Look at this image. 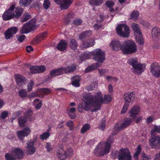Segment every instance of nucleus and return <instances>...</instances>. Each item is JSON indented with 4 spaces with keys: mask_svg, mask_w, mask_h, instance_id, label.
Returning <instances> with one entry per match:
<instances>
[{
    "mask_svg": "<svg viewBox=\"0 0 160 160\" xmlns=\"http://www.w3.org/2000/svg\"><path fill=\"white\" fill-rule=\"evenodd\" d=\"M128 62L134 69L137 70H143L145 68V65L144 64L138 63L137 58H129L128 61Z\"/></svg>",
    "mask_w": 160,
    "mask_h": 160,
    "instance_id": "nucleus-8",
    "label": "nucleus"
},
{
    "mask_svg": "<svg viewBox=\"0 0 160 160\" xmlns=\"http://www.w3.org/2000/svg\"><path fill=\"white\" fill-rule=\"evenodd\" d=\"M149 142L152 148H160V136L153 135L150 140Z\"/></svg>",
    "mask_w": 160,
    "mask_h": 160,
    "instance_id": "nucleus-12",
    "label": "nucleus"
},
{
    "mask_svg": "<svg viewBox=\"0 0 160 160\" xmlns=\"http://www.w3.org/2000/svg\"><path fill=\"white\" fill-rule=\"evenodd\" d=\"M47 36V32H45L40 34L37 36L38 42H40L43 40Z\"/></svg>",
    "mask_w": 160,
    "mask_h": 160,
    "instance_id": "nucleus-39",
    "label": "nucleus"
},
{
    "mask_svg": "<svg viewBox=\"0 0 160 160\" xmlns=\"http://www.w3.org/2000/svg\"><path fill=\"white\" fill-rule=\"evenodd\" d=\"M92 34V32L91 30L86 31L83 32L80 35L79 39L82 40L83 39L89 37Z\"/></svg>",
    "mask_w": 160,
    "mask_h": 160,
    "instance_id": "nucleus-30",
    "label": "nucleus"
},
{
    "mask_svg": "<svg viewBox=\"0 0 160 160\" xmlns=\"http://www.w3.org/2000/svg\"><path fill=\"white\" fill-rule=\"evenodd\" d=\"M140 108L138 106H134L130 111V116L134 117L138 114L140 111Z\"/></svg>",
    "mask_w": 160,
    "mask_h": 160,
    "instance_id": "nucleus-27",
    "label": "nucleus"
},
{
    "mask_svg": "<svg viewBox=\"0 0 160 160\" xmlns=\"http://www.w3.org/2000/svg\"><path fill=\"white\" fill-rule=\"evenodd\" d=\"M97 86V85L96 83H93L87 88V89L88 91L92 90L95 88Z\"/></svg>",
    "mask_w": 160,
    "mask_h": 160,
    "instance_id": "nucleus-55",
    "label": "nucleus"
},
{
    "mask_svg": "<svg viewBox=\"0 0 160 160\" xmlns=\"http://www.w3.org/2000/svg\"><path fill=\"white\" fill-rule=\"evenodd\" d=\"M152 75L156 78L160 77V71H151Z\"/></svg>",
    "mask_w": 160,
    "mask_h": 160,
    "instance_id": "nucleus-54",
    "label": "nucleus"
},
{
    "mask_svg": "<svg viewBox=\"0 0 160 160\" xmlns=\"http://www.w3.org/2000/svg\"><path fill=\"white\" fill-rule=\"evenodd\" d=\"M11 151L16 158L20 159L23 157V152L22 149L17 148H13Z\"/></svg>",
    "mask_w": 160,
    "mask_h": 160,
    "instance_id": "nucleus-19",
    "label": "nucleus"
},
{
    "mask_svg": "<svg viewBox=\"0 0 160 160\" xmlns=\"http://www.w3.org/2000/svg\"><path fill=\"white\" fill-rule=\"evenodd\" d=\"M105 121L103 120L102 122L100 124L99 126V129L102 130H104L105 127Z\"/></svg>",
    "mask_w": 160,
    "mask_h": 160,
    "instance_id": "nucleus-61",
    "label": "nucleus"
},
{
    "mask_svg": "<svg viewBox=\"0 0 160 160\" xmlns=\"http://www.w3.org/2000/svg\"><path fill=\"white\" fill-rule=\"evenodd\" d=\"M112 100V97L109 95H105L104 98H102V103H107L110 102Z\"/></svg>",
    "mask_w": 160,
    "mask_h": 160,
    "instance_id": "nucleus-36",
    "label": "nucleus"
},
{
    "mask_svg": "<svg viewBox=\"0 0 160 160\" xmlns=\"http://www.w3.org/2000/svg\"><path fill=\"white\" fill-rule=\"evenodd\" d=\"M69 45L71 48L73 50H75L77 48L78 44L76 40L75 39H71Z\"/></svg>",
    "mask_w": 160,
    "mask_h": 160,
    "instance_id": "nucleus-34",
    "label": "nucleus"
},
{
    "mask_svg": "<svg viewBox=\"0 0 160 160\" xmlns=\"http://www.w3.org/2000/svg\"><path fill=\"white\" fill-rule=\"evenodd\" d=\"M24 66L26 67V69H28L27 68L29 67L30 70H45V68L44 66H32L29 64H24Z\"/></svg>",
    "mask_w": 160,
    "mask_h": 160,
    "instance_id": "nucleus-24",
    "label": "nucleus"
},
{
    "mask_svg": "<svg viewBox=\"0 0 160 160\" xmlns=\"http://www.w3.org/2000/svg\"><path fill=\"white\" fill-rule=\"evenodd\" d=\"M14 11V16L16 19L18 18L22 14L23 10L21 7H18L15 8Z\"/></svg>",
    "mask_w": 160,
    "mask_h": 160,
    "instance_id": "nucleus-26",
    "label": "nucleus"
},
{
    "mask_svg": "<svg viewBox=\"0 0 160 160\" xmlns=\"http://www.w3.org/2000/svg\"><path fill=\"white\" fill-rule=\"evenodd\" d=\"M14 78L17 84L20 87L25 84L27 82V79L25 77L20 74H15L14 75Z\"/></svg>",
    "mask_w": 160,
    "mask_h": 160,
    "instance_id": "nucleus-15",
    "label": "nucleus"
},
{
    "mask_svg": "<svg viewBox=\"0 0 160 160\" xmlns=\"http://www.w3.org/2000/svg\"><path fill=\"white\" fill-rule=\"evenodd\" d=\"M63 147L62 145H59L60 148H58L56 151L57 157L62 160L65 159L67 156H71L73 154V150L71 148H67V152H65L63 149Z\"/></svg>",
    "mask_w": 160,
    "mask_h": 160,
    "instance_id": "nucleus-6",
    "label": "nucleus"
},
{
    "mask_svg": "<svg viewBox=\"0 0 160 160\" xmlns=\"http://www.w3.org/2000/svg\"><path fill=\"white\" fill-rule=\"evenodd\" d=\"M32 114V112L30 110H29L27 111L25 114V117H20L18 118V122L19 126L21 127H23L25 123L27 122L26 117H28L31 116Z\"/></svg>",
    "mask_w": 160,
    "mask_h": 160,
    "instance_id": "nucleus-14",
    "label": "nucleus"
},
{
    "mask_svg": "<svg viewBox=\"0 0 160 160\" xmlns=\"http://www.w3.org/2000/svg\"><path fill=\"white\" fill-rule=\"evenodd\" d=\"M50 5V2L48 0H44L43 4V6L45 9H48Z\"/></svg>",
    "mask_w": 160,
    "mask_h": 160,
    "instance_id": "nucleus-52",
    "label": "nucleus"
},
{
    "mask_svg": "<svg viewBox=\"0 0 160 160\" xmlns=\"http://www.w3.org/2000/svg\"><path fill=\"white\" fill-rule=\"evenodd\" d=\"M19 94L22 98H24L27 96V92L24 90H21L19 92Z\"/></svg>",
    "mask_w": 160,
    "mask_h": 160,
    "instance_id": "nucleus-53",
    "label": "nucleus"
},
{
    "mask_svg": "<svg viewBox=\"0 0 160 160\" xmlns=\"http://www.w3.org/2000/svg\"><path fill=\"white\" fill-rule=\"evenodd\" d=\"M67 42L65 40H61L58 43L57 48L62 51L65 50L67 47Z\"/></svg>",
    "mask_w": 160,
    "mask_h": 160,
    "instance_id": "nucleus-25",
    "label": "nucleus"
},
{
    "mask_svg": "<svg viewBox=\"0 0 160 160\" xmlns=\"http://www.w3.org/2000/svg\"><path fill=\"white\" fill-rule=\"evenodd\" d=\"M117 34L121 37L124 38L128 37L129 35V27L125 24H118L116 28Z\"/></svg>",
    "mask_w": 160,
    "mask_h": 160,
    "instance_id": "nucleus-5",
    "label": "nucleus"
},
{
    "mask_svg": "<svg viewBox=\"0 0 160 160\" xmlns=\"http://www.w3.org/2000/svg\"><path fill=\"white\" fill-rule=\"evenodd\" d=\"M68 113L71 119H74L76 117V109L74 108H70L69 110L68 111Z\"/></svg>",
    "mask_w": 160,
    "mask_h": 160,
    "instance_id": "nucleus-32",
    "label": "nucleus"
},
{
    "mask_svg": "<svg viewBox=\"0 0 160 160\" xmlns=\"http://www.w3.org/2000/svg\"><path fill=\"white\" fill-rule=\"evenodd\" d=\"M77 66L75 64L70 65L68 66L67 69H64L63 68H59L58 69H55L54 70H75L77 69Z\"/></svg>",
    "mask_w": 160,
    "mask_h": 160,
    "instance_id": "nucleus-44",
    "label": "nucleus"
},
{
    "mask_svg": "<svg viewBox=\"0 0 160 160\" xmlns=\"http://www.w3.org/2000/svg\"><path fill=\"white\" fill-rule=\"evenodd\" d=\"M90 128V125L88 124H85L82 127L81 129V132L84 133L87 131L89 130Z\"/></svg>",
    "mask_w": 160,
    "mask_h": 160,
    "instance_id": "nucleus-41",
    "label": "nucleus"
},
{
    "mask_svg": "<svg viewBox=\"0 0 160 160\" xmlns=\"http://www.w3.org/2000/svg\"><path fill=\"white\" fill-rule=\"evenodd\" d=\"M36 149L34 146V141H30L27 143L26 151L28 154H33L35 152Z\"/></svg>",
    "mask_w": 160,
    "mask_h": 160,
    "instance_id": "nucleus-20",
    "label": "nucleus"
},
{
    "mask_svg": "<svg viewBox=\"0 0 160 160\" xmlns=\"http://www.w3.org/2000/svg\"><path fill=\"white\" fill-rule=\"evenodd\" d=\"M74 15L73 13H70L68 14L65 17V20L67 21V23L69 22L71 19L73 18L74 17Z\"/></svg>",
    "mask_w": 160,
    "mask_h": 160,
    "instance_id": "nucleus-48",
    "label": "nucleus"
},
{
    "mask_svg": "<svg viewBox=\"0 0 160 160\" xmlns=\"http://www.w3.org/2000/svg\"><path fill=\"white\" fill-rule=\"evenodd\" d=\"M5 158L7 160H15L16 158L11 151V153H7L5 154Z\"/></svg>",
    "mask_w": 160,
    "mask_h": 160,
    "instance_id": "nucleus-38",
    "label": "nucleus"
},
{
    "mask_svg": "<svg viewBox=\"0 0 160 160\" xmlns=\"http://www.w3.org/2000/svg\"><path fill=\"white\" fill-rule=\"evenodd\" d=\"M66 125L70 128V130H72V129L73 127V123L72 121H69L67 122Z\"/></svg>",
    "mask_w": 160,
    "mask_h": 160,
    "instance_id": "nucleus-59",
    "label": "nucleus"
},
{
    "mask_svg": "<svg viewBox=\"0 0 160 160\" xmlns=\"http://www.w3.org/2000/svg\"><path fill=\"white\" fill-rule=\"evenodd\" d=\"M102 25L98 24H95L93 26V28L95 30H98L102 28Z\"/></svg>",
    "mask_w": 160,
    "mask_h": 160,
    "instance_id": "nucleus-64",
    "label": "nucleus"
},
{
    "mask_svg": "<svg viewBox=\"0 0 160 160\" xmlns=\"http://www.w3.org/2000/svg\"><path fill=\"white\" fill-rule=\"evenodd\" d=\"M131 27L135 33V36L136 42L141 45H143L144 40L140 29L138 24L136 23H132Z\"/></svg>",
    "mask_w": 160,
    "mask_h": 160,
    "instance_id": "nucleus-4",
    "label": "nucleus"
},
{
    "mask_svg": "<svg viewBox=\"0 0 160 160\" xmlns=\"http://www.w3.org/2000/svg\"><path fill=\"white\" fill-rule=\"evenodd\" d=\"M132 119L131 118H126L125 119L124 122L121 124L119 125L118 124H116L114 128V129L119 130L121 129L126 128L129 125Z\"/></svg>",
    "mask_w": 160,
    "mask_h": 160,
    "instance_id": "nucleus-17",
    "label": "nucleus"
},
{
    "mask_svg": "<svg viewBox=\"0 0 160 160\" xmlns=\"http://www.w3.org/2000/svg\"><path fill=\"white\" fill-rule=\"evenodd\" d=\"M82 23V20L79 18H76L73 21V23L75 25H79Z\"/></svg>",
    "mask_w": 160,
    "mask_h": 160,
    "instance_id": "nucleus-57",
    "label": "nucleus"
},
{
    "mask_svg": "<svg viewBox=\"0 0 160 160\" xmlns=\"http://www.w3.org/2000/svg\"><path fill=\"white\" fill-rule=\"evenodd\" d=\"M72 71H51L50 74L52 77L62 75L64 73L71 72Z\"/></svg>",
    "mask_w": 160,
    "mask_h": 160,
    "instance_id": "nucleus-28",
    "label": "nucleus"
},
{
    "mask_svg": "<svg viewBox=\"0 0 160 160\" xmlns=\"http://www.w3.org/2000/svg\"><path fill=\"white\" fill-rule=\"evenodd\" d=\"M141 155L143 160H149L151 158L150 156L146 155L144 152H142Z\"/></svg>",
    "mask_w": 160,
    "mask_h": 160,
    "instance_id": "nucleus-56",
    "label": "nucleus"
},
{
    "mask_svg": "<svg viewBox=\"0 0 160 160\" xmlns=\"http://www.w3.org/2000/svg\"><path fill=\"white\" fill-rule=\"evenodd\" d=\"M139 15V12L137 11H134L130 14V18L133 20L137 19Z\"/></svg>",
    "mask_w": 160,
    "mask_h": 160,
    "instance_id": "nucleus-42",
    "label": "nucleus"
},
{
    "mask_svg": "<svg viewBox=\"0 0 160 160\" xmlns=\"http://www.w3.org/2000/svg\"><path fill=\"white\" fill-rule=\"evenodd\" d=\"M110 145L107 142H101L98 143L94 150V153L97 156L101 157L108 153Z\"/></svg>",
    "mask_w": 160,
    "mask_h": 160,
    "instance_id": "nucleus-3",
    "label": "nucleus"
},
{
    "mask_svg": "<svg viewBox=\"0 0 160 160\" xmlns=\"http://www.w3.org/2000/svg\"><path fill=\"white\" fill-rule=\"evenodd\" d=\"M33 105L36 109H39L42 106V102L38 98L35 99L33 101Z\"/></svg>",
    "mask_w": 160,
    "mask_h": 160,
    "instance_id": "nucleus-31",
    "label": "nucleus"
},
{
    "mask_svg": "<svg viewBox=\"0 0 160 160\" xmlns=\"http://www.w3.org/2000/svg\"><path fill=\"white\" fill-rule=\"evenodd\" d=\"M132 157L128 149L126 148L119 151L118 160H131Z\"/></svg>",
    "mask_w": 160,
    "mask_h": 160,
    "instance_id": "nucleus-11",
    "label": "nucleus"
},
{
    "mask_svg": "<svg viewBox=\"0 0 160 160\" xmlns=\"http://www.w3.org/2000/svg\"><path fill=\"white\" fill-rule=\"evenodd\" d=\"M90 57V52H86L82 55L81 59L83 60H84L86 59L89 58Z\"/></svg>",
    "mask_w": 160,
    "mask_h": 160,
    "instance_id": "nucleus-46",
    "label": "nucleus"
},
{
    "mask_svg": "<svg viewBox=\"0 0 160 160\" xmlns=\"http://www.w3.org/2000/svg\"><path fill=\"white\" fill-rule=\"evenodd\" d=\"M103 96L101 91L96 92L93 96L89 93L85 95L82 99L84 102L82 107L86 111L89 110L92 107H96L92 110V112H96L100 109L101 104L102 103Z\"/></svg>",
    "mask_w": 160,
    "mask_h": 160,
    "instance_id": "nucleus-1",
    "label": "nucleus"
},
{
    "mask_svg": "<svg viewBox=\"0 0 160 160\" xmlns=\"http://www.w3.org/2000/svg\"><path fill=\"white\" fill-rule=\"evenodd\" d=\"M93 59L96 61L102 63L105 59V52L100 49H96L92 52Z\"/></svg>",
    "mask_w": 160,
    "mask_h": 160,
    "instance_id": "nucleus-7",
    "label": "nucleus"
},
{
    "mask_svg": "<svg viewBox=\"0 0 160 160\" xmlns=\"http://www.w3.org/2000/svg\"><path fill=\"white\" fill-rule=\"evenodd\" d=\"M8 115V112L7 111H3L1 113L0 117L2 119H5Z\"/></svg>",
    "mask_w": 160,
    "mask_h": 160,
    "instance_id": "nucleus-60",
    "label": "nucleus"
},
{
    "mask_svg": "<svg viewBox=\"0 0 160 160\" xmlns=\"http://www.w3.org/2000/svg\"><path fill=\"white\" fill-rule=\"evenodd\" d=\"M31 16L27 12L25 13L23 15L21 19V21L22 22H23L27 21L30 18Z\"/></svg>",
    "mask_w": 160,
    "mask_h": 160,
    "instance_id": "nucleus-40",
    "label": "nucleus"
},
{
    "mask_svg": "<svg viewBox=\"0 0 160 160\" xmlns=\"http://www.w3.org/2000/svg\"><path fill=\"white\" fill-rule=\"evenodd\" d=\"M81 80V78L79 76H76L72 78V84L76 87L80 86L79 82Z\"/></svg>",
    "mask_w": 160,
    "mask_h": 160,
    "instance_id": "nucleus-29",
    "label": "nucleus"
},
{
    "mask_svg": "<svg viewBox=\"0 0 160 160\" xmlns=\"http://www.w3.org/2000/svg\"><path fill=\"white\" fill-rule=\"evenodd\" d=\"M95 43L94 40L91 39L89 41H84L83 42V45H81V47L82 49H85L88 48L92 47Z\"/></svg>",
    "mask_w": 160,
    "mask_h": 160,
    "instance_id": "nucleus-23",
    "label": "nucleus"
},
{
    "mask_svg": "<svg viewBox=\"0 0 160 160\" xmlns=\"http://www.w3.org/2000/svg\"><path fill=\"white\" fill-rule=\"evenodd\" d=\"M15 7V5L12 4L8 9L6 10L2 16L4 20L8 21L14 18V10Z\"/></svg>",
    "mask_w": 160,
    "mask_h": 160,
    "instance_id": "nucleus-10",
    "label": "nucleus"
},
{
    "mask_svg": "<svg viewBox=\"0 0 160 160\" xmlns=\"http://www.w3.org/2000/svg\"><path fill=\"white\" fill-rule=\"evenodd\" d=\"M34 85V82L32 81L28 83V92L31 91L32 90V87Z\"/></svg>",
    "mask_w": 160,
    "mask_h": 160,
    "instance_id": "nucleus-58",
    "label": "nucleus"
},
{
    "mask_svg": "<svg viewBox=\"0 0 160 160\" xmlns=\"http://www.w3.org/2000/svg\"><path fill=\"white\" fill-rule=\"evenodd\" d=\"M155 132L160 133V126L155 125L153 127V129L151 131L152 134H154Z\"/></svg>",
    "mask_w": 160,
    "mask_h": 160,
    "instance_id": "nucleus-47",
    "label": "nucleus"
},
{
    "mask_svg": "<svg viewBox=\"0 0 160 160\" xmlns=\"http://www.w3.org/2000/svg\"><path fill=\"white\" fill-rule=\"evenodd\" d=\"M134 98L135 92H134L126 93L125 94L124 97L125 102H127L128 103L132 102L134 100Z\"/></svg>",
    "mask_w": 160,
    "mask_h": 160,
    "instance_id": "nucleus-22",
    "label": "nucleus"
},
{
    "mask_svg": "<svg viewBox=\"0 0 160 160\" xmlns=\"http://www.w3.org/2000/svg\"><path fill=\"white\" fill-rule=\"evenodd\" d=\"M106 4L107 6L109 8L112 7L113 6L114 3L112 1H108L106 2Z\"/></svg>",
    "mask_w": 160,
    "mask_h": 160,
    "instance_id": "nucleus-63",
    "label": "nucleus"
},
{
    "mask_svg": "<svg viewBox=\"0 0 160 160\" xmlns=\"http://www.w3.org/2000/svg\"><path fill=\"white\" fill-rule=\"evenodd\" d=\"M58 5H60V8L62 10L67 9L72 3L73 0H54Z\"/></svg>",
    "mask_w": 160,
    "mask_h": 160,
    "instance_id": "nucleus-13",
    "label": "nucleus"
},
{
    "mask_svg": "<svg viewBox=\"0 0 160 160\" xmlns=\"http://www.w3.org/2000/svg\"><path fill=\"white\" fill-rule=\"evenodd\" d=\"M141 148L140 146H138L137 149L134 155V158L135 160H138V156L141 152Z\"/></svg>",
    "mask_w": 160,
    "mask_h": 160,
    "instance_id": "nucleus-43",
    "label": "nucleus"
},
{
    "mask_svg": "<svg viewBox=\"0 0 160 160\" xmlns=\"http://www.w3.org/2000/svg\"><path fill=\"white\" fill-rule=\"evenodd\" d=\"M160 66L157 62L152 63L151 65L150 70H159Z\"/></svg>",
    "mask_w": 160,
    "mask_h": 160,
    "instance_id": "nucleus-45",
    "label": "nucleus"
},
{
    "mask_svg": "<svg viewBox=\"0 0 160 160\" xmlns=\"http://www.w3.org/2000/svg\"><path fill=\"white\" fill-rule=\"evenodd\" d=\"M18 30V28L15 27L8 28L5 33V38L7 39H10L17 33Z\"/></svg>",
    "mask_w": 160,
    "mask_h": 160,
    "instance_id": "nucleus-16",
    "label": "nucleus"
},
{
    "mask_svg": "<svg viewBox=\"0 0 160 160\" xmlns=\"http://www.w3.org/2000/svg\"><path fill=\"white\" fill-rule=\"evenodd\" d=\"M129 105V103H128L127 102H125L124 105L121 111V113L122 114H123L126 112Z\"/></svg>",
    "mask_w": 160,
    "mask_h": 160,
    "instance_id": "nucleus-50",
    "label": "nucleus"
},
{
    "mask_svg": "<svg viewBox=\"0 0 160 160\" xmlns=\"http://www.w3.org/2000/svg\"><path fill=\"white\" fill-rule=\"evenodd\" d=\"M31 130L29 128H26L18 132V137L20 139L22 140L24 137L28 136Z\"/></svg>",
    "mask_w": 160,
    "mask_h": 160,
    "instance_id": "nucleus-18",
    "label": "nucleus"
},
{
    "mask_svg": "<svg viewBox=\"0 0 160 160\" xmlns=\"http://www.w3.org/2000/svg\"><path fill=\"white\" fill-rule=\"evenodd\" d=\"M40 92H43L46 94H48L51 92V91L47 88H43L40 89Z\"/></svg>",
    "mask_w": 160,
    "mask_h": 160,
    "instance_id": "nucleus-51",
    "label": "nucleus"
},
{
    "mask_svg": "<svg viewBox=\"0 0 160 160\" xmlns=\"http://www.w3.org/2000/svg\"><path fill=\"white\" fill-rule=\"evenodd\" d=\"M113 50L118 51L120 49L125 54H131L137 51L135 42L132 40H128L123 42L121 44L118 41H112L110 43Z\"/></svg>",
    "mask_w": 160,
    "mask_h": 160,
    "instance_id": "nucleus-2",
    "label": "nucleus"
},
{
    "mask_svg": "<svg viewBox=\"0 0 160 160\" xmlns=\"http://www.w3.org/2000/svg\"><path fill=\"white\" fill-rule=\"evenodd\" d=\"M102 63L98 62L93 63L91 66H88L85 70H94L97 69L98 67L101 66Z\"/></svg>",
    "mask_w": 160,
    "mask_h": 160,
    "instance_id": "nucleus-33",
    "label": "nucleus"
},
{
    "mask_svg": "<svg viewBox=\"0 0 160 160\" xmlns=\"http://www.w3.org/2000/svg\"><path fill=\"white\" fill-rule=\"evenodd\" d=\"M50 136V134L48 132H45L41 134L40 137L42 140H46Z\"/></svg>",
    "mask_w": 160,
    "mask_h": 160,
    "instance_id": "nucleus-49",
    "label": "nucleus"
},
{
    "mask_svg": "<svg viewBox=\"0 0 160 160\" xmlns=\"http://www.w3.org/2000/svg\"><path fill=\"white\" fill-rule=\"evenodd\" d=\"M152 38L154 40H158L160 39V29L157 27H154L152 32Z\"/></svg>",
    "mask_w": 160,
    "mask_h": 160,
    "instance_id": "nucleus-21",
    "label": "nucleus"
},
{
    "mask_svg": "<svg viewBox=\"0 0 160 160\" xmlns=\"http://www.w3.org/2000/svg\"><path fill=\"white\" fill-rule=\"evenodd\" d=\"M25 38V36L23 35H19L17 37L18 40L20 42H22L24 40Z\"/></svg>",
    "mask_w": 160,
    "mask_h": 160,
    "instance_id": "nucleus-62",
    "label": "nucleus"
},
{
    "mask_svg": "<svg viewBox=\"0 0 160 160\" xmlns=\"http://www.w3.org/2000/svg\"><path fill=\"white\" fill-rule=\"evenodd\" d=\"M102 0H90L89 4L92 5L99 6L102 3Z\"/></svg>",
    "mask_w": 160,
    "mask_h": 160,
    "instance_id": "nucleus-37",
    "label": "nucleus"
},
{
    "mask_svg": "<svg viewBox=\"0 0 160 160\" xmlns=\"http://www.w3.org/2000/svg\"><path fill=\"white\" fill-rule=\"evenodd\" d=\"M35 25V22L34 20H31L24 24L21 28L20 32L21 34L29 33L33 29Z\"/></svg>",
    "mask_w": 160,
    "mask_h": 160,
    "instance_id": "nucleus-9",
    "label": "nucleus"
},
{
    "mask_svg": "<svg viewBox=\"0 0 160 160\" xmlns=\"http://www.w3.org/2000/svg\"><path fill=\"white\" fill-rule=\"evenodd\" d=\"M32 2V0H20L19 3L21 6L26 7L29 5Z\"/></svg>",
    "mask_w": 160,
    "mask_h": 160,
    "instance_id": "nucleus-35",
    "label": "nucleus"
}]
</instances>
